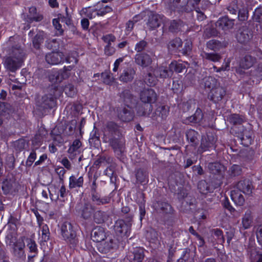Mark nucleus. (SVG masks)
I'll return each mask as SVG.
<instances>
[{
  "label": "nucleus",
  "instance_id": "obj_7",
  "mask_svg": "<svg viewBox=\"0 0 262 262\" xmlns=\"http://www.w3.org/2000/svg\"><path fill=\"white\" fill-rule=\"evenodd\" d=\"M46 60L49 64H57L63 62L64 55L62 52H52L46 55Z\"/></svg>",
  "mask_w": 262,
  "mask_h": 262
},
{
  "label": "nucleus",
  "instance_id": "obj_26",
  "mask_svg": "<svg viewBox=\"0 0 262 262\" xmlns=\"http://www.w3.org/2000/svg\"><path fill=\"white\" fill-rule=\"evenodd\" d=\"M38 105L43 108H51L54 105V99L52 97L46 95L42 97L41 102H38Z\"/></svg>",
  "mask_w": 262,
  "mask_h": 262
},
{
  "label": "nucleus",
  "instance_id": "obj_46",
  "mask_svg": "<svg viewBox=\"0 0 262 262\" xmlns=\"http://www.w3.org/2000/svg\"><path fill=\"white\" fill-rule=\"evenodd\" d=\"M26 241V243L27 244V246L28 247L30 251L31 252L36 253L37 251V245L35 242L30 238H26L25 239Z\"/></svg>",
  "mask_w": 262,
  "mask_h": 262
},
{
  "label": "nucleus",
  "instance_id": "obj_16",
  "mask_svg": "<svg viewBox=\"0 0 262 262\" xmlns=\"http://www.w3.org/2000/svg\"><path fill=\"white\" fill-rule=\"evenodd\" d=\"M153 73L157 78H166L172 76V72L170 68L168 67L167 69V67L164 66L158 67L154 70Z\"/></svg>",
  "mask_w": 262,
  "mask_h": 262
},
{
  "label": "nucleus",
  "instance_id": "obj_55",
  "mask_svg": "<svg viewBox=\"0 0 262 262\" xmlns=\"http://www.w3.org/2000/svg\"><path fill=\"white\" fill-rule=\"evenodd\" d=\"M241 140L242 142V144L245 146H248L249 144H250L252 141V138L250 134H244L241 138Z\"/></svg>",
  "mask_w": 262,
  "mask_h": 262
},
{
  "label": "nucleus",
  "instance_id": "obj_64",
  "mask_svg": "<svg viewBox=\"0 0 262 262\" xmlns=\"http://www.w3.org/2000/svg\"><path fill=\"white\" fill-rule=\"evenodd\" d=\"M252 75L262 79V64L259 66L254 71L252 72Z\"/></svg>",
  "mask_w": 262,
  "mask_h": 262
},
{
  "label": "nucleus",
  "instance_id": "obj_12",
  "mask_svg": "<svg viewBox=\"0 0 262 262\" xmlns=\"http://www.w3.org/2000/svg\"><path fill=\"white\" fill-rule=\"evenodd\" d=\"M242 193H243L242 191L236 187H235L230 192L232 200L237 205H243L245 202V198Z\"/></svg>",
  "mask_w": 262,
  "mask_h": 262
},
{
  "label": "nucleus",
  "instance_id": "obj_8",
  "mask_svg": "<svg viewBox=\"0 0 262 262\" xmlns=\"http://www.w3.org/2000/svg\"><path fill=\"white\" fill-rule=\"evenodd\" d=\"M234 20L229 19L227 17H223L219 19L216 22V28L224 31L232 28L234 26Z\"/></svg>",
  "mask_w": 262,
  "mask_h": 262
},
{
  "label": "nucleus",
  "instance_id": "obj_14",
  "mask_svg": "<svg viewBox=\"0 0 262 262\" xmlns=\"http://www.w3.org/2000/svg\"><path fill=\"white\" fill-rule=\"evenodd\" d=\"M236 187L246 195H249L252 193L251 183L249 180L245 179L239 181Z\"/></svg>",
  "mask_w": 262,
  "mask_h": 262
},
{
  "label": "nucleus",
  "instance_id": "obj_38",
  "mask_svg": "<svg viewBox=\"0 0 262 262\" xmlns=\"http://www.w3.org/2000/svg\"><path fill=\"white\" fill-rule=\"evenodd\" d=\"M106 218L107 215L104 212L97 211L94 214V220L97 224L104 222Z\"/></svg>",
  "mask_w": 262,
  "mask_h": 262
},
{
  "label": "nucleus",
  "instance_id": "obj_41",
  "mask_svg": "<svg viewBox=\"0 0 262 262\" xmlns=\"http://www.w3.org/2000/svg\"><path fill=\"white\" fill-rule=\"evenodd\" d=\"M208 167L211 173L215 174L221 170L222 165L219 163H210Z\"/></svg>",
  "mask_w": 262,
  "mask_h": 262
},
{
  "label": "nucleus",
  "instance_id": "obj_34",
  "mask_svg": "<svg viewBox=\"0 0 262 262\" xmlns=\"http://www.w3.org/2000/svg\"><path fill=\"white\" fill-rule=\"evenodd\" d=\"M118 126L113 122H110L107 124L106 127L105 129L104 135L106 136L107 133H111L112 136L113 134H117L118 133Z\"/></svg>",
  "mask_w": 262,
  "mask_h": 262
},
{
  "label": "nucleus",
  "instance_id": "obj_57",
  "mask_svg": "<svg viewBox=\"0 0 262 262\" xmlns=\"http://www.w3.org/2000/svg\"><path fill=\"white\" fill-rule=\"evenodd\" d=\"M238 17L239 20L245 21L248 18V11L246 9L240 10L238 12Z\"/></svg>",
  "mask_w": 262,
  "mask_h": 262
},
{
  "label": "nucleus",
  "instance_id": "obj_51",
  "mask_svg": "<svg viewBox=\"0 0 262 262\" xmlns=\"http://www.w3.org/2000/svg\"><path fill=\"white\" fill-rule=\"evenodd\" d=\"M47 46L48 48L54 49L59 47V43L56 39H48L47 40Z\"/></svg>",
  "mask_w": 262,
  "mask_h": 262
},
{
  "label": "nucleus",
  "instance_id": "obj_29",
  "mask_svg": "<svg viewBox=\"0 0 262 262\" xmlns=\"http://www.w3.org/2000/svg\"><path fill=\"white\" fill-rule=\"evenodd\" d=\"M184 27L185 25L182 21L173 20L170 23L169 30L173 32H177L180 31H184Z\"/></svg>",
  "mask_w": 262,
  "mask_h": 262
},
{
  "label": "nucleus",
  "instance_id": "obj_42",
  "mask_svg": "<svg viewBox=\"0 0 262 262\" xmlns=\"http://www.w3.org/2000/svg\"><path fill=\"white\" fill-rule=\"evenodd\" d=\"M136 178L140 183H144L147 181L148 176L147 173L142 170L139 169L137 171Z\"/></svg>",
  "mask_w": 262,
  "mask_h": 262
},
{
  "label": "nucleus",
  "instance_id": "obj_15",
  "mask_svg": "<svg viewBox=\"0 0 262 262\" xmlns=\"http://www.w3.org/2000/svg\"><path fill=\"white\" fill-rule=\"evenodd\" d=\"M216 142L215 138L213 136H207V138L202 139L199 150L203 152L209 149V148H214Z\"/></svg>",
  "mask_w": 262,
  "mask_h": 262
},
{
  "label": "nucleus",
  "instance_id": "obj_10",
  "mask_svg": "<svg viewBox=\"0 0 262 262\" xmlns=\"http://www.w3.org/2000/svg\"><path fill=\"white\" fill-rule=\"evenodd\" d=\"M252 34L247 28L240 29L236 33V37L237 41L241 43H246L252 38Z\"/></svg>",
  "mask_w": 262,
  "mask_h": 262
},
{
  "label": "nucleus",
  "instance_id": "obj_30",
  "mask_svg": "<svg viewBox=\"0 0 262 262\" xmlns=\"http://www.w3.org/2000/svg\"><path fill=\"white\" fill-rule=\"evenodd\" d=\"M203 115L201 109L197 108L194 115L188 117V122L197 123H200L203 119Z\"/></svg>",
  "mask_w": 262,
  "mask_h": 262
},
{
  "label": "nucleus",
  "instance_id": "obj_22",
  "mask_svg": "<svg viewBox=\"0 0 262 262\" xmlns=\"http://www.w3.org/2000/svg\"><path fill=\"white\" fill-rule=\"evenodd\" d=\"M203 84L205 88L212 90L213 89L218 85L219 82L217 80L213 77L208 76L205 77L203 80Z\"/></svg>",
  "mask_w": 262,
  "mask_h": 262
},
{
  "label": "nucleus",
  "instance_id": "obj_60",
  "mask_svg": "<svg viewBox=\"0 0 262 262\" xmlns=\"http://www.w3.org/2000/svg\"><path fill=\"white\" fill-rule=\"evenodd\" d=\"M103 40L107 43V45H111V42L115 41L116 38L112 34H107L102 37Z\"/></svg>",
  "mask_w": 262,
  "mask_h": 262
},
{
  "label": "nucleus",
  "instance_id": "obj_50",
  "mask_svg": "<svg viewBox=\"0 0 262 262\" xmlns=\"http://www.w3.org/2000/svg\"><path fill=\"white\" fill-rule=\"evenodd\" d=\"M182 45V40L180 38H176L173 40H171L169 43V47H171L173 48L178 49L181 47Z\"/></svg>",
  "mask_w": 262,
  "mask_h": 262
},
{
  "label": "nucleus",
  "instance_id": "obj_62",
  "mask_svg": "<svg viewBox=\"0 0 262 262\" xmlns=\"http://www.w3.org/2000/svg\"><path fill=\"white\" fill-rule=\"evenodd\" d=\"M158 111L160 112L161 117L162 118H166L167 116L169 113L168 107L165 106H162L161 107H159L158 108Z\"/></svg>",
  "mask_w": 262,
  "mask_h": 262
},
{
  "label": "nucleus",
  "instance_id": "obj_19",
  "mask_svg": "<svg viewBox=\"0 0 262 262\" xmlns=\"http://www.w3.org/2000/svg\"><path fill=\"white\" fill-rule=\"evenodd\" d=\"M72 68L71 66L67 67H64L63 69L59 71V73L56 75V80L54 81L53 80H52V81L55 82H60L63 79L69 78Z\"/></svg>",
  "mask_w": 262,
  "mask_h": 262
},
{
  "label": "nucleus",
  "instance_id": "obj_36",
  "mask_svg": "<svg viewBox=\"0 0 262 262\" xmlns=\"http://www.w3.org/2000/svg\"><path fill=\"white\" fill-rule=\"evenodd\" d=\"M171 71L172 72V75L174 71L177 73H181L185 69V67L181 63H178L176 61H172L169 65Z\"/></svg>",
  "mask_w": 262,
  "mask_h": 262
},
{
  "label": "nucleus",
  "instance_id": "obj_27",
  "mask_svg": "<svg viewBox=\"0 0 262 262\" xmlns=\"http://www.w3.org/2000/svg\"><path fill=\"white\" fill-rule=\"evenodd\" d=\"M252 216L251 211L247 210L242 218V226L245 229H248L252 223Z\"/></svg>",
  "mask_w": 262,
  "mask_h": 262
},
{
  "label": "nucleus",
  "instance_id": "obj_48",
  "mask_svg": "<svg viewBox=\"0 0 262 262\" xmlns=\"http://www.w3.org/2000/svg\"><path fill=\"white\" fill-rule=\"evenodd\" d=\"M101 77L102 78L103 82L106 84H111L114 80L111 75L106 72L102 73L101 74Z\"/></svg>",
  "mask_w": 262,
  "mask_h": 262
},
{
  "label": "nucleus",
  "instance_id": "obj_43",
  "mask_svg": "<svg viewBox=\"0 0 262 262\" xmlns=\"http://www.w3.org/2000/svg\"><path fill=\"white\" fill-rule=\"evenodd\" d=\"M13 181L6 180L2 183V188L5 193H8L12 188Z\"/></svg>",
  "mask_w": 262,
  "mask_h": 262
},
{
  "label": "nucleus",
  "instance_id": "obj_17",
  "mask_svg": "<svg viewBox=\"0 0 262 262\" xmlns=\"http://www.w3.org/2000/svg\"><path fill=\"white\" fill-rule=\"evenodd\" d=\"M113 239L110 238H106L105 241H102L98 244L97 247L99 252L106 253L113 247Z\"/></svg>",
  "mask_w": 262,
  "mask_h": 262
},
{
  "label": "nucleus",
  "instance_id": "obj_6",
  "mask_svg": "<svg viewBox=\"0 0 262 262\" xmlns=\"http://www.w3.org/2000/svg\"><path fill=\"white\" fill-rule=\"evenodd\" d=\"M157 95L151 89H145L140 93V99L144 103H154L155 102Z\"/></svg>",
  "mask_w": 262,
  "mask_h": 262
},
{
  "label": "nucleus",
  "instance_id": "obj_31",
  "mask_svg": "<svg viewBox=\"0 0 262 262\" xmlns=\"http://www.w3.org/2000/svg\"><path fill=\"white\" fill-rule=\"evenodd\" d=\"M45 37V35L44 32L39 31L33 39V45L34 48L38 49L40 45L43 42Z\"/></svg>",
  "mask_w": 262,
  "mask_h": 262
},
{
  "label": "nucleus",
  "instance_id": "obj_25",
  "mask_svg": "<svg viewBox=\"0 0 262 262\" xmlns=\"http://www.w3.org/2000/svg\"><path fill=\"white\" fill-rule=\"evenodd\" d=\"M98 16H102L112 11L111 7L103 4L102 3H99L95 8Z\"/></svg>",
  "mask_w": 262,
  "mask_h": 262
},
{
  "label": "nucleus",
  "instance_id": "obj_23",
  "mask_svg": "<svg viewBox=\"0 0 262 262\" xmlns=\"http://www.w3.org/2000/svg\"><path fill=\"white\" fill-rule=\"evenodd\" d=\"M81 145L82 144L79 140H75L68 150V152L70 156L74 157L77 154H79V148L81 147Z\"/></svg>",
  "mask_w": 262,
  "mask_h": 262
},
{
  "label": "nucleus",
  "instance_id": "obj_5",
  "mask_svg": "<svg viewBox=\"0 0 262 262\" xmlns=\"http://www.w3.org/2000/svg\"><path fill=\"white\" fill-rule=\"evenodd\" d=\"M136 63L143 68L149 66L152 62L150 56L145 53H138L135 56Z\"/></svg>",
  "mask_w": 262,
  "mask_h": 262
},
{
  "label": "nucleus",
  "instance_id": "obj_61",
  "mask_svg": "<svg viewBox=\"0 0 262 262\" xmlns=\"http://www.w3.org/2000/svg\"><path fill=\"white\" fill-rule=\"evenodd\" d=\"M115 49L111 45H106L104 48V53L107 56H112L115 53Z\"/></svg>",
  "mask_w": 262,
  "mask_h": 262
},
{
  "label": "nucleus",
  "instance_id": "obj_44",
  "mask_svg": "<svg viewBox=\"0 0 262 262\" xmlns=\"http://www.w3.org/2000/svg\"><path fill=\"white\" fill-rule=\"evenodd\" d=\"M158 207L164 213H170L171 212V206L166 202L158 203Z\"/></svg>",
  "mask_w": 262,
  "mask_h": 262
},
{
  "label": "nucleus",
  "instance_id": "obj_63",
  "mask_svg": "<svg viewBox=\"0 0 262 262\" xmlns=\"http://www.w3.org/2000/svg\"><path fill=\"white\" fill-rule=\"evenodd\" d=\"M146 46V42L144 40H141L136 45L135 50L138 52L143 51Z\"/></svg>",
  "mask_w": 262,
  "mask_h": 262
},
{
  "label": "nucleus",
  "instance_id": "obj_33",
  "mask_svg": "<svg viewBox=\"0 0 262 262\" xmlns=\"http://www.w3.org/2000/svg\"><path fill=\"white\" fill-rule=\"evenodd\" d=\"M186 135L188 141L192 144H196L198 142L199 134L194 130L189 129L187 131Z\"/></svg>",
  "mask_w": 262,
  "mask_h": 262
},
{
  "label": "nucleus",
  "instance_id": "obj_20",
  "mask_svg": "<svg viewBox=\"0 0 262 262\" xmlns=\"http://www.w3.org/2000/svg\"><path fill=\"white\" fill-rule=\"evenodd\" d=\"M135 71L132 68L124 70L120 76V80L124 82L131 81L134 78Z\"/></svg>",
  "mask_w": 262,
  "mask_h": 262
},
{
  "label": "nucleus",
  "instance_id": "obj_49",
  "mask_svg": "<svg viewBox=\"0 0 262 262\" xmlns=\"http://www.w3.org/2000/svg\"><path fill=\"white\" fill-rule=\"evenodd\" d=\"M241 169L239 166L237 165H233L231 167L229 172L232 176H236L241 173Z\"/></svg>",
  "mask_w": 262,
  "mask_h": 262
},
{
  "label": "nucleus",
  "instance_id": "obj_53",
  "mask_svg": "<svg viewBox=\"0 0 262 262\" xmlns=\"http://www.w3.org/2000/svg\"><path fill=\"white\" fill-rule=\"evenodd\" d=\"M85 13H86V16L90 19H92L98 16L96 9L89 8L88 9H85Z\"/></svg>",
  "mask_w": 262,
  "mask_h": 262
},
{
  "label": "nucleus",
  "instance_id": "obj_3",
  "mask_svg": "<svg viewBox=\"0 0 262 262\" xmlns=\"http://www.w3.org/2000/svg\"><path fill=\"white\" fill-rule=\"evenodd\" d=\"M25 239V237L21 236L15 242L10 241L9 243V246L11 249V252L15 256L18 258H25L26 257L24 251Z\"/></svg>",
  "mask_w": 262,
  "mask_h": 262
},
{
  "label": "nucleus",
  "instance_id": "obj_24",
  "mask_svg": "<svg viewBox=\"0 0 262 262\" xmlns=\"http://www.w3.org/2000/svg\"><path fill=\"white\" fill-rule=\"evenodd\" d=\"M254 62V58L252 57L250 55H246L241 60L239 66L243 69H248L253 66Z\"/></svg>",
  "mask_w": 262,
  "mask_h": 262
},
{
  "label": "nucleus",
  "instance_id": "obj_56",
  "mask_svg": "<svg viewBox=\"0 0 262 262\" xmlns=\"http://www.w3.org/2000/svg\"><path fill=\"white\" fill-rule=\"evenodd\" d=\"M42 231V238L44 241H47L49 239V230L47 225H43L41 227Z\"/></svg>",
  "mask_w": 262,
  "mask_h": 262
},
{
  "label": "nucleus",
  "instance_id": "obj_18",
  "mask_svg": "<svg viewBox=\"0 0 262 262\" xmlns=\"http://www.w3.org/2000/svg\"><path fill=\"white\" fill-rule=\"evenodd\" d=\"M109 142L116 152L121 153L123 151L124 142L122 139L112 138Z\"/></svg>",
  "mask_w": 262,
  "mask_h": 262
},
{
  "label": "nucleus",
  "instance_id": "obj_13",
  "mask_svg": "<svg viewBox=\"0 0 262 262\" xmlns=\"http://www.w3.org/2000/svg\"><path fill=\"white\" fill-rule=\"evenodd\" d=\"M106 233L104 229L100 227H97L93 230L92 233V239L98 243H101L106 239Z\"/></svg>",
  "mask_w": 262,
  "mask_h": 262
},
{
  "label": "nucleus",
  "instance_id": "obj_52",
  "mask_svg": "<svg viewBox=\"0 0 262 262\" xmlns=\"http://www.w3.org/2000/svg\"><path fill=\"white\" fill-rule=\"evenodd\" d=\"M36 158V154L35 151H32L26 162V166H31Z\"/></svg>",
  "mask_w": 262,
  "mask_h": 262
},
{
  "label": "nucleus",
  "instance_id": "obj_2",
  "mask_svg": "<svg viewBox=\"0 0 262 262\" xmlns=\"http://www.w3.org/2000/svg\"><path fill=\"white\" fill-rule=\"evenodd\" d=\"M61 233L65 241L71 246L74 247L77 244V240L76 238V233L72 229L70 223L64 222L61 226Z\"/></svg>",
  "mask_w": 262,
  "mask_h": 262
},
{
  "label": "nucleus",
  "instance_id": "obj_58",
  "mask_svg": "<svg viewBox=\"0 0 262 262\" xmlns=\"http://www.w3.org/2000/svg\"><path fill=\"white\" fill-rule=\"evenodd\" d=\"M229 120L233 124H240L243 121V119L237 114L231 115L229 118Z\"/></svg>",
  "mask_w": 262,
  "mask_h": 262
},
{
  "label": "nucleus",
  "instance_id": "obj_21",
  "mask_svg": "<svg viewBox=\"0 0 262 262\" xmlns=\"http://www.w3.org/2000/svg\"><path fill=\"white\" fill-rule=\"evenodd\" d=\"M118 117L122 121L128 122L133 119V114L129 108H123L119 112Z\"/></svg>",
  "mask_w": 262,
  "mask_h": 262
},
{
  "label": "nucleus",
  "instance_id": "obj_47",
  "mask_svg": "<svg viewBox=\"0 0 262 262\" xmlns=\"http://www.w3.org/2000/svg\"><path fill=\"white\" fill-rule=\"evenodd\" d=\"M207 47L212 50H216L221 46V42L216 40H209L207 43Z\"/></svg>",
  "mask_w": 262,
  "mask_h": 262
},
{
  "label": "nucleus",
  "instance_id": "obj_32",
  "mask_svg": "<svg viewBox=\"0 0 262 262\" xmlns=\"http://www.w3.org/2000/svg\"><path fill=\"white\" fill-rule=\"evenodd\" d=\"M94 211V208L91 205L85 204L82 208L81 216L85 220L90 219Z\"/></svg>",
  "mask_w": 262,
  "mask_h": 262
},
{
  "label": "nucleus",
  "instance_id": "obj_54",
  "mask_svg": "<svg viewBox=\"0 0 262 262\" xmlns=\"http://www.w3.org/2000/svg\"><path fill=\"white\" fill-rule=\"evenodd\" d=\"M254 17L257 21L262 23V7H259L255 9Z\"/></svg>",
  "mask_w": 262,
  "mask_h": 262
},
{
  "label": "nucleus",
  "instance_id": "obj_45",
  "mask_svg": "<svg viewBox=\"0 0 262 262\" xmlns=\"http://www.w3.org/2000/svg\"><path fill=\"white\" fill-rule=\"evenodd\" d=\"M64 92L68 96L73 97L76 94V89L72 84H69L64 87Z\"/></svg>",
  "mask_w": 262,
  "mask_h": 262
},
{
  "label": "nucleus",
  "instance_id": "obj_35",
  "mask_svg": "<svg viewBox=\"0 0 262 262\" xmlns=\"http://www.w3.org/2000/svg\"><path fill=\"white\" fill-rule=\"evenodd\" d=\"M201 56L204 59H208L213 62H217L220 60L221 56L220 54L217 53H208L206 52H203Z\"/></svg>",
  "mask_w": 262,
  "mask_h": 262
},
{
  "label": "nucleus",
  "instance_id": "obj_40",
  "mask_svg": "<svg viewBox=\"0 0 262 262\" xmlns=\"http://www.w3.org/2000/svg\"><path fill=\"white\" fill-rule=\"evenodd\" d=\"M134 260L136 262H141L144 257V250L142 248H137L134 251Z\"/></svg>",
  "mask_w": 262,
  "mask_h": 262
},
{
  "label": "nucleus",
  "instance_id": "obj_1",
  "mask_svg": "<svg viewBox=\"0 0 262 262\" xmlns=\"http://www.w3.org/2000/svg\"><path fill=\"white\" fill-rule=\"evenodd\" d=\"M24 54L20 47L13 48L10 56L7 57L4 61V67L7 70L15 72L23 65Z\"/></svg>",
  "mask_w": 262,
  "mask_h": 262
},
{
  "label": "nucleus",
  "instance_id": "obj_59",
  "mask_svg": "<svg viewBox=\"0 0 262 262\" xmlns=\"http://www.w3.org/2000/svg\"><path fill=\"white\" fill-rule=\"evenodd\" d=\"M53 25L54 26L55 28L58 31L59 35H61L63 33V30L61 28V25L59 23V19H53Z\"/></svg>",
  "mask_w": 262,
  "mask_h": 262
},
{
  "label": "nucleus",
  "instance_id": "obj_4",
  "mask_svg": "<svg viewBox=\"0 0 262 262\" xmlns=\"http://www.w3.org/2000/svg\"><path fill=\"white\" fill-rule=\"evenodd\" d=\"M132 223L130 221L123 220H117L114 225V230L116 233L119 236H128L130 232Z\"/></svg>",
  "mask_w": 262,
  "mask_h": 262
},
{
  "label": "nucleus",
  "instance_id": "obj_28",
  "mask_svg": "<svg viewBox=\"0 0 262 262\" xmlns=\"http://www.w3.org/2000/svg\"><path fill=\"white\" fill-rule=\"evenodd\" d=\"M83 183V178L82 176L77 178L74 176H72L69 179V187L71 188L80 187Z\"/></svg>",
  "mask_w": 262,
  "mask_h": 262
},
{
  "label": "nucleus",
  "instance_id": "obj_39",
  "mask_svg": "<svg viewBox=\"0 0 262 262\" xmlns=\"http://www.w3.org/2000/svg\"><path fill=\"white\" fill-rule=\"evenodd\" d=\"M198 187L200 192L204 194H206L210 191L208 183L204 180L199 182Z\"/></svg>",
  "mask_w": 262,
  "mask_h": 262
},
{
  "label": "nucleus",
  "instance_id": "obj_9",
  "mask_svg": "<svg viewBox=\"0 0 262 262\" xmlns=\"http://www.w3.org/2000/svg\"><path fill=\"white\" fill-rule=\"evenodd\" d=\"M226 91L225 89L220 86L219 84L217 86L210 91L209 96L211 97L212 100L215 102H217L221 100L225 95Z\"/></svg>",
  "mask_w": 262,
  "mask_h": 262
},
{
  "label": "nucleus",
  "instance_id": "obj_37",
  "mask_svg": "<svg viewBox=\"0 0 262 262\" xmlns=\"http://www.w3.org/2000/svg\"><path fill=\"white\" fill-rule=\"evenodd\" d=\"M92 201L97 205H103L108 203L110 201V198L107 196L100 197L98 194L92 195Z\"/></svg>",
  "mask_w": 262,
  "mask_h": 262
},
{
  "label": "nucleus",
  "instance_id": "obj_11",
  "mask_svg": "<svg viewBox=\"0 0 262 262\" xmlns=\"http://www.w3.org/2000/svg\"><path fill=\"white\" fill-rule=\"evenodd\" d=\"M163 15L152 13L149 16L147 25L152 29L157 28L160 26L163 21Z\"/></svg>",
  "mask_w": 262,
  "mask_h": 262
}]
</instances>
